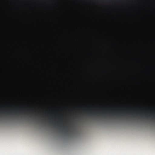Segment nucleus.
Here are the masks:
<instances>
[{
	"instance_id": "f03ea898",
	"label": "nucleus",
	"mask_w": 155,
	"mask_h": 155,
	"mask_svg": "<svg viewBox=\"0 0 155 155\" xmlns=\"http://www.w3.org/2000/svg\"><path fill=\"white\" fill-rule=\"evenodd\" d=\"M0 112L2 114H5L9 115L11 114H18L22 113V114H25L27 112V111H21L18 110H14L12 111H7L5 110V111H0Z\"/></svg>"
},
{
	"instance_id": "423d86ee",
	"label": "nucleus",
	"mask_w": 155,
	"mask_h": 155,
	"mask_svg": "<svg viewBox=\"0 0 155 155\" xmlns=\"http://www.w3.org/2000/svg\"><path fill=\"white\" fill-rule=\"evenodd\" d=\"M47 118L49 120H50V119H49V118Z\"/></svg>"
},
{
	"instance_id": "20e7f679",
	"label": "nucleus",
	"mask_w": 155,
	"mask_h": 155,
	"mask_svg": "<svg viewBox=\"0 0 155 155\" xmlns=\"http://www.w3.org/2000/svg\"><path fill=\"white\" fill-rule=\"evenodd\" d=\"M88 113L89 114L93 115H96L97 114H100V112H99L94 111H91L90 110H89L88 111Z\"/></svg>"
},
{
	"instance_id": "39448f33",
	"label": "nucleus",
	"mask_w": 155,
	"mask_h": 155,
	"mask_svg": "<svg viewBox=\"0 0 155 155\" xmlns=\"http://www.w3.org/2000/svg\"><path fill=\"white\" fill-rule=\"evenodd\" d=\"M28 114H31V116H36V117H39V116L37 114H34L33 112H28Z\"/></svg>"
},
{
	"instance_id": "f257e3e1",
	"label": "nucleus",
	"mask_w": 155,
	"mask_h": 155,
	"mask_svg": "<svg viewBox=\"0 0 155 155\" xmlns=\"http://www.w3.org/2000/svg\"><path fill=\"white\" fill-rule=\"evenodd\" d=\"M101 114H113V115H116L117 114H120V115L124 114L126 115L127 114L128 115H134L135 114H137L139 115L143 116H146L147 117H150L153 118L155 119V115H153L149 113H143L141 111L140 112H137V113H132L130 111H121L118 112L117 111H107L106 112L102 111L101 112Z\"/></svg>"
},
{
	"instance_id": "7ed1b4c3",
	"label": "nucleus",
	"mask_w": 155,
	"mask_h": 155,
	"mask_svg": "<svg viewBox=\"0 0 155 155\" xmlns=\"http://www.w3.org/2000/svg\"><path fill=\"white\" fill-rule=\"evenodd\" d=\"M59 124L62 126L64 128L65 130H67L68 132L71 131V127L70 125L66 123L63 122L62 123H60Z\"/></svg>"
}]
</instances>
